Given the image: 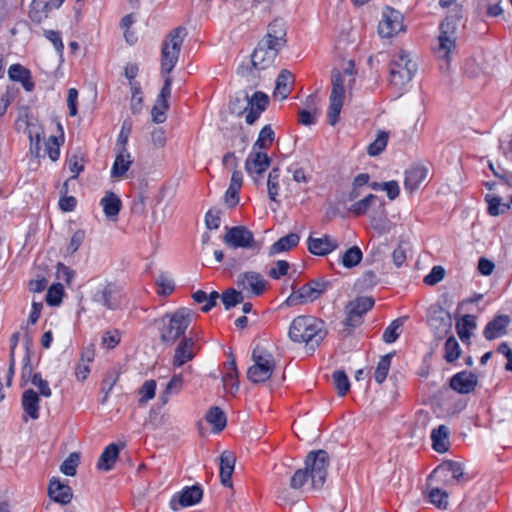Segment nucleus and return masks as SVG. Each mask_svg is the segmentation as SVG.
I'll list each match as a JSON object with an SVG mask.
<instances>
[{"mask_svg": "<svg viewBox=\"0 0 512 512\" xmlns=\"http://www.w3.org/2000/svg\"><path fill=\"white\" fill-rule=\"evenodd\" d=\"M186 35V28L179 26L168 34L163 43L161 52V74L164 77V85L151 110L152 121L156 124L163 123L166 120V111L169 109L168 100L171 96L172 85V78L169 74L177 64L180 49Z\"/></svg>", "mask_w": 512, "mask_h": 512, "instance_id": "f257e3e1", "label": "nucleus"}, {"mask_svg": "<svg viewBox=\"0 0 512 512\" xmlns=\"http://www.w3.org/2000/svg\"><path fill=\"white\" fill-rule=\"evenodd\" d=\"M305 467L298 469L290 478L289 486L293 490H320L327 478L330 457L325 450L311 451L307 454Z\"/></svg>", "mask_w": 512, "mask_h": 512, "instance_id": "f03ea898", "label": "nucleus"}, {"mask_svg": "<svg viewBox=\"0 0 512 512\" xmlns=\"http://www.w3.org/2000/svg\"><path fill=\"white\" fill-rule=\"evenodd\" d=\"M288 336L294 343L305 344L314 351L327 336V330L321 319L301 315L291 322Z\"/></svg>", "mask_w": 512, "mask_h": 512, "instance_id": "7ed1b4c3", "label": "nucleus"}, {"mask_svg": "<svg viewBox=\"0 0 512 512\" xmlns=\"http://www.w3.org/2000/svg\"><path fill=\"white\" fill-rule=\"evenodd\" d=\"M191 320L192 311L188 308H180L156 320L161 341L165 344L172 345L177 340H181Z\"/></svg>", "mask_w": 512, "mask_h": 512, "instance_id": "20e7f679", "label": "nucleus"}, {"mask_svg": "<svg viewBox=\"0 0 512 512\" xmlns=\"http://www.w3.org/2000/svg\"><path fill=\"white\" fill-rule=\"evenodd\" d=\"M252 360L254 364L247 370V378L254 384L266 382L273 376L275 362L273 356L256 347L252 352Z\"/></svg>", "mask_w": 512, "mask_h": 512, "instance_id": "39448f33", "label": "nucleus"}, {"mask_svg": "<svg viewBox=\"0 0 512 512\" xmlns=\"http://www.w3.org/2000/svg\"><path fill=\"white\" fill-rule=\"evenodd\" d=\"M330 286V282L323 279L317 278L304 284L293 292L286 299L288 306H296L306 304L318 299Z\"/></svg>", "mask_w": 512, "mask_h": 512, "instance_id": "423d86ee", "label": "nucleus"}, {"mask_svg": "<svg viewBox=\"0 0 512 512\" xmlns=\"http://www.w3.org/2000/svg\"><path fill=\"white\" fill-rule=\"evenodd\" d=\"M416 71V63L409 59L407 52L401 51L390 64V82L401 88L412 79Z\"/></svg>", "mask_w": 512, "mask_h": 512, "instance_id": "0eeeda50", "label": "nucleus"}, {"mask_svg": "<svg viewBox=\"0 0 512 512\" xmlns=\"http://www.w3.org/2000/svg\"><path fill=\"white\" fill-rule=\"evenodd\" d=\"M223 242L232 249H252L256 254L260 251L252 231L245 226L226 227Z\"/></svg>", "mask_w": 512, "mask_h": 512, "instance_id": "6e6552de", "label": "nucleus"}, {"mask_svg": "<svg viewBox=\"0 0 512 512\" xmlns=\"http://www.w3.org/2000/svg\"><path fill=\"white\" fill-rule=\"evenodd\" d=\"M440 34L438 36L439 46L437 54L440 58L449 64L450 53L456 48L457 21L453 17H447L440 24Z\"/></svg>", "mask_w": 512, "mask_h": 512, "instance_id": "1a4fd4ad", "label": "nucleus"}, {"mask_svg": "<svg viewBox=\"0 0 512 512\" xmlns=\"http://www.w3.org/2000/svg\"><path fill=\"white\" fill-rule=\"evenodd\" d=\"M332 90L330 95V105L328 110V122L334 126L338 120L343 106L345 93V80L342 74L334 69L332 71Z\"/></svg>", "mask_w": 512, "mask_h": 512, "instance_id": "9d476101", "label": "nucleus"}, {"mask_svg": "<svg viewBox=\"0 0 512 512\" xmlns=\"http://www.w3.org/2000/svg\"><path fill=\"white\" fill-rule=\"evenodd\" d=\"M91 299L94 303L104 306L109 310H116L121 305V289L113 283L99 284L92 292Z\"/></svg>", "mask_w": 512, "mask_h": 512, "instance_id": "9b49d317", "label": "nucleus"}, {"mask_svg": "<svg viewBox=\"0 0 512 512\" xmlns=\"http://www.w3.org/2000/svg\"><path fill=\"white\" fill-rule=\"evenodd\" d=\"M428 324L438 338H442L452 329V318L441 305H431L428 310Z\"/></svg>", "mask_w": 512, "mask_h": 512, "instance_id": "f8f14e48", "label": "nucleus"}, {"mask_svg": "<svg viewBox=\"0 0 512 512\" xmlns=\"http://www.w3.org/2000/svg\"><path fill=\"white\" fill-rule=\"evenodd\" d=\"M280 48L267 42V40H260L257 47L251 55V63L256 70H265L272 66Z\"/></svg>", "mask_w": 512, "mask_h": 512, "instance_id": "ddd939ff", "label": "nucleus"}, {"mask_svg": "<svg viewBox=\"0 0 512 512\" xmlns=\"http://www.w3.org/2000/svg\"><path fill=\"white\" fill-rule=\"evenodd\" d=\"M374 305V299L371 297H357L348 302L345 307L346 318L344 324L349 327H357L362 323L363 315Z\"/></svg>", "mask_w": 512, "mask_h": 512, "instance_id": "4468645a", "label": "nucleus"}, {"mask_svg": "<svg viewBox=\"0 0 512 512\" xmlns=\"http://www.w3.org/2000/svg\"><path fill=\"white\" fill-rule=\"evenodd\" d=\"M403 29V15L391 7H386L378 24L379 35L383 38H390Z\"/></svg>", "mask_w": 512, "mask_h": 512, "instance_id": "2eb2a0df", "label": "nucleus"}, {"mask_svg": "<svg viewBox=\"0 0 512 512\" xmlns=\"http://www.w3.org/2000/svg\"><path fill=\"white\" fill-rule=\"evenodd\" d=\"M243 101L247 104L246 123L252 125L266 109L269 98L265 93L258 91L251 97L245 93L243 95Z\"/></svg>", "mask_w": 512, "mask_h": 512, "instance_id": "dca6fc26", "label": "nucleus"}, {"mask_svg": "<svg viewBox=\"0 0 512 512\" xmlns=\"http://www.w3.org/2000/svg\"><path fill=\"white\" fill-rule=\"evenodd\" d=\"M270 163L271 160L266 153L252 150L245 161V170L254 182L258 183V178L268 169Z\"/></svg>", "mask_w": 512, "mask_h": 512, "instance_id": "f3484780", "label": "nucleus"}, {"mask_svg": "<svg viewBox=\"0 0 512 512\" xmlns=\"http://www.w3.org/2000/svg\"><path fill=\"white\" fill-rule=\"evenodd\" d=\"M236 284L242 291H250L253 295H261L266 286V281L262 275L255 271H247L238 274Z\"/></svg>", "mask_w": 512, "mask_h": 512, "instance_id": "a211bd4d", "label": "nucleus"}, {"mask_svg": "<svg viewBox=\"0 0 512 512\" xmlns=\"http://www.w3.org/2000/svg\"><path fill=\"white\" fill-rule=\"evenodd\" d=\"M40 398L39 393L30 388L23 392L21 406L23 409L22 419L28 422L29 419L37 420L40 416Z\"/></svg>", "mask_w": 512, "mask_h": 512, "instance_id": "6ab92c4d", "label": "nucleus"}, {"mask_svg": "<svg viewBox=\"0 0 512 512\" xmlns=\"http://www.w3.org/2000/svg\"><path fill=\"white\" fill-rule=\"evenodd\" d=\"M371 226L379 234L388 233L391 230V222L387 217L385 202L380 200L369 211Z\"/></svg>", "mask_w": 512, "mask_h": 512, "instance_id": "aec40b11", "label": "nucleus"}, {"mask_svg": "<svg viewBox=\"0 0 512 512\" xmlns=\"http://www.w3.org/2000/svg\"><path fill=\"white\" fill-rule=\"evenodd\" d=\"M287 27L282 19H274L267 27V33L262 40L283 49L287 43Z\"/></svg>", "mask_w": 512, "mask_h": 512, "instance_id": "412c9836", "label": "nucleus"}, {"mask_svg": "<svg viewBox=\"0 0 512 512\" xmlns=\"http://www.w3.org/2000/svg\"><path fill=\"white\" fill-rule=\"evenodd\" d=\"M203 496V491L200 486L194 485L186 487L177 496L173 497L170 506L173 510H177L178 506L188 507L198 503Z\"/></svg>", "mask_w": 512, "mask_h": 512, "instance_id": "4be33fe9", "label": "nucleus"}, {"mask_svg": "<svg viewBox=\"0 0 512 512\" xmlns=\"http://www.w3.org/2000/svg\"><path fill=\"white\" fill-rule=\"evenodd\" d=\"M195 340L193 337H183L175 349L173 367H181L195 357Z\"/></svg>", "mask_w": 512, "mask_h": 512, "instance_id": "5701e85b", "label": "nucleus"}, {"mask_svg": "<svg viewBox=\"0 0 512 512\" xmlns=\"http://www.w3.org/2000/svg\"><path fill=\"white\" fill-rule=\"evenodd\" d=\"M475 386H447L443 390L445 405L453 406L455 411H460L465 406V401L460 397L474 391Z\"/></svg>", "mask_w": 512, "mask_h": 512, "instance_id": "b1692460", "label": "nucleus"}, {"mask_svg": "<svg viewBox=\"0 0 512 512\" xmlns=\"http://www.w3.org/2000/svg\"><path fill=\"white\" fill-rule=\"evenodd\" d=\"M308 250L317 256H325L338 247V241L329 235L316 238L310 236L307 240Z\"/></svg>", "mask_w": 512, "mask_h": 512, "instance_id": "393cba45", "label": "nucleus"}, {"mask_svg": "<svg viewBox=\"0 0 512 512\" xmlns=\"http://www.w3.org/2000/svg\"><path fill=\"white\" fill-rule=\"evenodd\" d=\"M448 473L452 474L453 479L460 482L464 478V470L462 464L455 461H445L440 464L428 477V481H433L446 476Z\"/></svg>", "mask_w": 512, "mask_h": 512, "instance_id": "a878e982", "label": "nucleus"}, {"mask_svg": "<svg viewBox=\"0 0 512 512\" xmlns=\"http://www.w3.org/2000/svg\"><path fill=\"white\" fill-rule=\"evenodd\" d=\"M49 497L62 505H67L71 502L73 494L71 488L59 481V479L52 478L48 486Z\"/></svg>", "mask_w": 512, "mask_h": 512, "instance_id": "bb28decb", "label": "nucleus"}, {"mask_svg": "<svg viewBox=\"0 0 512 512\" xmlns=\"http://www.w3.org/2000/svg\"><path fill=\"white\" fill-rule=\"evenodd\" d=\"M100 206L109 221H117L122 208V202L114 192H106L104 197L100 200Z\"/></svg>", "mask_w": 512, "mask_h": 512, "instance_id": "cd10ccee", "label": "nucleus"}, {"mask_svg": "<svg viewBox=\"0 0 512 512\" xmlns=\"http://www.w3.org/2000/svg\"><path fill=\"white\" fill-rule=\"evenodd\" d=\"M510 323L508 315H497L492 321L488 322L484 329V337L487 340H493L507 333V326Z\"/></svg>", "mask_w": 512, "mask_h": 512, "instance_id": "c85d7f7f", "label": "nucleus"}, {"mask_svg": "<svg viewBox=\"0 0 512 512\" xmlns=\"http://www.w3.org/2000/svg\"><path fill=\"white\" fill-rule=\"evenodd\" d=\"M428 170L423 166H414L408 169L405 173L404 187L409 193L417 190L420 184L427 177Z\"/></svg>", "mask_w": 512, "mask_h": 512, "instance_id": "c756f323", "label": "nucleus"}, {"mask_svg": "<svg viewBox=\"0 0 512 512\" xmlns=\"http://www.w3.org/2000/svg\"><path fill=\"white\" fill-rule=\"evenodd\" d=\"M122 448L123 445L116 443L109 444L100 455L97 462V468L103 471H110L118 459L119 452Z\"/></svg>", "mask_w": 512, "mask_h": 512, "instance_id": "7c9ffc66", "label": "nucleus"}, {"mask_svg": "<svg viewBox=\"0 0 512 512\" xmlns=\"http://www.w3.org/2000/svg\"><path fill=\"white\" fill-rule=\"evenodd\" d=\"M236 458L233 453L224 451L220 456V479L224 486L231 487V477L234 471Z\"/></svg>", "mask_w": 512, "mask_h": 512, "instance_id": "2f4dec72", "label": "nucleus"}, {"mask_svg": "<svg viewBox=\"0 0 512 512\" xmlns=\"http://www.w3.org/2000/svg\"><path fill=\"white\" fill-rule=\"evenodd\" d=\"M450 430L446 425H440L431 432L432 447L439 453L448 451Z\"/></svg>", "mask_w": 512, "mask_h": 512, "instance_id": "473e14b6", "label": "nucleus"}, {"mask_svg": "<svg viewBox=\"0 0 512 512\" xmlns=\"http://www.w3.org/2000/svg\"><path fill=\"white\" fill-rule=\"evenodd\" d=\"M293 84L294 77L292 73L287 69L281 70L276 79L274 96H279L281 100L286 99L292 90Z\"/></svg>", "mask_w": 512, "mask_h": 512, "instance_id": "72a5a7b5", "label": "nucleus"}, {"mask_svg": "<svg viewBox=\"0 0 512 512\" xmlns=\"http://www.w3.org/2000/svg\"><path fill=\"white\" fill-rule=\"evenodd\" d=\"M9 78L22 84L26 91H32L34 82L31 80V74L28 69L20 64H13L8 70Z\"/></svg>", "mask_w": 512, "mask_h": 512, "instance_id": "f704fd0d", "label": "nucleus"}, {"mask_svg": "<svg viewBox=\"0 0 512 512\" xmlns=\"http://www.w3.org/2000/svg\"><path fill=\"white\" fill-rule=\"evenodd\" d=\"M117 155L112 166L111 175L114 178H120L129 170L132 160L127 149H116Z\"/></svg>", "mask_w": 512, "mask_h": 512, "instance_id": "c9c22d12", "label": "nucleus"}, {"mask_svg": "<svg viewBox=\"0 0 512 512\" xmlns=\"http://www.w3.org/2000/svg\"><path fill=\"white\" fill-rule=\"evenodd\" d=\"M242 180L241 171L235 169L232 173L230 186L225 193V202L229 207H234L239 202L238 194L242 186Z\"/></svg>", "mask_w": 512, "mask_h": 512, "instance_id": "e433bc0d", "label": "nucleus"}, {"mask_svg": "<svg viewBox=\"0 0 512 512\" xmlns=\"http://www.w3.org/2000/svg\"><path fill=\"white\" fill-rule=\"evenodd\" d=\"M300 237L296 233H290L284 237H281L276 241L269 249V256H274L278 253L289 251L296 247L299 243Z\"/></svg>", "mask_w": 512, "mask_h": 512, "instance_id": "4c0bfd02", "label": "nucleus"}, {"mask_svg": "<svg viewBox=\"0 0 512 512\" xmlns=\"http://www.w3.org/2000/svg\"><path fill=\"white\" fill-rule=\"evenodd\" d=\"M206 420L212 425L214 432L222 431L227 423L225 413L217 406L210 408L206 413Z\"/></svg>", "mask_w": 512, "mask_h": 512, "instance_id": "58836bf2", "label": "nucleus"}, {"mask_svg": "<svg viewBox=\"0 0 512 512\" xmlns=\"http://www.w3.org/2000/svg\"><path fill=\"white\" fill-rule=\"evenodd\" d=\"M378 201L379 198L376 195L369 194L363 199L353 203L350 207V211L356 216L369 213Z\"/></svg>", "mask_w": 512, "mask_h": 512, "instance_id": "ea45409f", "label": "nucleus"}, {"mask_svg": "<svg viewBox=\"0 0 512 512\" xmlns=\"http://www.w3.org/2000/svg\"><path fill=\"white\" fill-rule=\"evenodd\" d=\"M476 328V321L473 315H464L460 321L456 323L457 334L462 341L470 338V330Z\"/></svg>", "mask_w": 512, "mask_h": 512, "instance_id": "a19ab883", "label": "nucleus"}, {"mask_svg": "<svg viewBox=\"0 0 512 512\" xmlns=\"http://www.w3.org/2000/svg\"><path fill=\"white\" fill-rule=\"evenodd\" d=\"M485 200L488 203V213L491 216L504 214L510 209V204L502 202V198L499 196L488 194L486 195Z\"/></svg>", "mask_w": 512, "mask_h": 512, "instance_id": "79ce46f5", "label": "nucleus"}, {"mask_svg": "<svg viewBox=\"0 0 512 512\" xmlns=\"http://www.w3.org/2000/svg\"><path fill=\"white\" fill-rule=\"evenodd\" d=\"M274 141V132L270 125L264 126L258 136V139L253 144L252 150L261 151L268 148Z\"/></svg>", "mask_w": 512, "mask_h": 512, "instance_id": "37998d69", "label": "nucleus"}, {"mask_svg": "<svg viewBox=\"0 0 512 512\" xmlns=\"http://www.w3.org/2000/svg\"><path fill=\"white\" fill-rule=\"evenodd\" d=\"M393 356L394 353H388L380 358L374 372V378L377 383L381 384L385 381Z\"/></svg>", "mask_w": 512, "mask_h": 512, "instance_id": "c03bdc74", "label": "nucleus"}, {"mask_svg": "<svg viewBox=\"0 0 512 512\" xmlns=\"http://www.w3.org/2000/svg\"><path fill=\"white\" fill-rule=\"evenodd\" d=\"M448 493L438 487H430L428 498L431 504L439 509H447L448 507Z\"/></svg>", "mask_w": 512, "mask_h": 512, "instance_id": "a18cd8bd", "label": "nucleus"}, {"mask_svg": "<svg viewBox=\"0 0 512 512\" xmlns=\"http://www.w3.org/2000/svg\"><path fill=\"white\" fill-rule=\"evenodd\" d=\"M363 254L359 247L352 246L341 257V263L346 268L357 266L362 260Z\"/></svg>", "mask_w": 512, "mask_h": 512, "instance_id": "49530a36", "label": "nucleus"}, {"mask_svg": "<svg viewBox=\"0 0 512 512\" xmlns=\"http://www.w3.org/2000/svg\"><path fill=\"white\" fill-rule=\"evenodd\" d=\"M221 299L225 306V309L230 310L239 303H242L244 300V296L242 295L241 290H235L233 288H230L222 293Z\"/></svg>", "mask_w": 512, "mask_h": 512, "instance_id": "de8ad7c7", "label": "nucleus"}, {"mask_svg": "<svg viewBox=\"0 0 512 512\" xmlns=\"http://www.w3.org/2000/svg\"><path fill=\"white\" fill-rule=\"evenodd\" d=\"M43 3V0H33L32 2L29 17L35 23H41L48 17L49 12L51 11L50 8H44Z\"/></svg>", "mask_w": 512, "mask_h": 512, "instance_id": "09e8293b", "label": "nucleus"}, {"mask_svg": "<svg viewBox=\"0 0 512 512\" xmlns=\"http://www.w3.org/2000/svg\"><path fill=\"white\" fill-rule=\"evenodd\" d=\"M279 178H280V170L278 168H273L267 180V188H268V196L271 201H277V196L279 195Z\"/></svg>", "mask_w": 512, "mask_h": 512, "instance_id": "8fccbe9b", "label": "nucleus"}, {"mask_svg": "<svg viewBox=\"0 0 512 512\" xmlns=\"http://www.w3.org/2000/svg\"><path fill=\"white\" fill-rule=\"evenodd\" d=\"M404 320V317H400L391 322L383 333L382 338L384 342L393 343L397 340L400 335L398 330L403 326Z\"/></svg>", "mask_w": 512, "mask_h": 512, "instance_id": "3c124183", "label": "nucleus"}, {"mask_svg": "<svg viewBox=\"0 0 512 512\" xmlns=\"http://www.w3.org/2000/svg\"><path fill=\"white\" fill-rule=\"evenodd\" d=\"M80 463V455L77 452L71 453L60 466V471L67 476H74Z\"/></svg>", "mask_w": 512, "mask_h": 512, "instance_id": "603ef678", "label": "nucleus"}, {"mask_svg": "<svg viewBox=\"0 0 512 512\" xmlns=\"http://www.w3.org/2000/svg\"><path fill=\"white\" fill-rule=\"evenodd\" d=\"M387 142L388 133L384 131L379 132L377 138L368 146V154L370 156L379 155L386 148Z\"/></svg>", "mask_w": 512, "mask_h": 512, "instance_id": "864d4df0", "label": "nucleus"}, {"mask_svg": "<svg viewBox=\"0 0 512 512\" xmlns=\"http://www.w3.org/2000/svg\"><path fill=\"white\" fill-rule=\"evenodd\" d=\"M444 351H445L444 358L448 362H453L454 360H456L459 357L460 346H459L457 340L455 339V337L451 336L446 340L445 345H444Z\"/></svg>", "mask_w": 512, "mask_h": 512, "instance_id": "5fc2aeb1", "label": "nucleus"}, {"mask_svg": "<svg viewBox=\"0 0 512 512\" xmlns=\"http://www.w3.org/2000/svg\"><path fill=\"white\" fill-rule=\"evenodd\" d=\"M64 288L62 284H53L47 291L46 302L51 306H57L62 301Z\"/></svg>", "mask_w": 512, "mask_h": 512, "instance_id": "6e6d98bb", "label": "nucleus"}, {"mask_svg": "<svg viewBox=\"0 0 512 512\" xmlns=\"http://www.w3.org/2000/svg\"><path fill=\"white\" fill-rule=\"evenodd\" d=\"M156 284L159 287L158 293L161 296H168L174 291L173 281L165 274H161L156 279Z\"/></svg>", "mask_w": 512, "mask_h": 512, "instance_id": "4d7b16f0", "label": "nucleus"}, {"mask_svg": "<svg viewBox=\"0 0 512 512\" xmlns=\"http://www.w3.org/2000/svg\"><path fill=\"white\" fill-rule=\"evenodd\" d=\"M478 379L472 373L460 372L455 374L451 379L449 384L451 385H472L477 384Z\"/></svg>", "mask_w": 512, "mask_h": 512, "instance_id": "13d9d810", "label": "nucleus"}, {"mask_svg": "<svg viewBox=\"0 0 512 512\" xmlns=\"http://www.w3.org/2000/svg\"><path fill=\"white\" fill-rule=\"evenodd\" d=\"M445 270L442 266H434L430 273L424 277V283L427 285H435L443 280Z\"/></svg>", "mask_w": 512, "mask_h": 512, "instance_id": "bf43d9fd", "label": "nucleus"}, {"mask_svg": "<svg viewBox=\"0 0 512 512\" xmlns=\"http://www.w3.org/2000/svg\"><path fill=\"white\" fill-rule=\"evenodd\" d=\"M132 130V124L129 121H124L121 127V131L119 133L116 149H126V144L128 142L129 135Z\"/></svg>", "mask_w": 512, "mask_h": 512, "instance_id": "052dcab7", "label": "nucleus"}, {"mask_svg": "<svg viewBox=\"0 0 512 512\" xmlns=\"http://www.w3.org/2000/svg\"><path fill=\"white\" fill-rule=\"evenodd\" d=\"M46 153L52 161H57L60 156V143L56 136H51L46 143Z\"/></svg>", "mask_w": 512, "mask_h": 512, "instance_id": "680f3d73", "label": "nucleus"}, {"mask_svg": "<svg viewBox=\"0 0 512 512\" xmlns=\"http://www.w3.org/2000/svg\"><path fill=\"white\" fill-rule=\"evenodd\" d=\"M68 168L70 170L71 173H73L72 175V179H76L78 177V175L83 171L84 169V166H83V158L79 155H72L69 159H68Z\"/></svg>", "mask_w": 512, "mask_h": 512, "instance_id": "e2e57ef3", "label": "nucleus"}, {"mask_svg": "<svg viewBox=\"0 0 512 512\" xmlns=\"http://www.w3.org/2000/svg\"><path fill=\"white\" fill-rule=\"evenodd\" d=\"M288 269L289 263L287 261L278 260L275 267L271 268L268 274L272 279H279L287 274Z\"/></svg>", "mask_w": 512, "mask_h": 512, "instance_id": "0e129e2a", "label": "nucleus"}, {"mask_svg": "<svg viewBox=\"0 0 512 512\" xmlns=\"http://www.w3.org/2000/svg\"><path fill=\"white\" fill-rule=\"evenodd\" d=\"M220 211L210 209L205 215V224L208 229H218L220 227Z\"/></svg>", "mask_w": 512, "mask_h": 512, "instance_id": "69168bd1", "label": "nucleus"}, {"mask_svg": "<svg viewBox=\"0 0 512 512\" xmlns=\"http://www.w3.org/2000/svg\"><path fill=\"white\" fill-rule=\"evenodd\" d=\"M85 239V232L84 230H77L71 237L70 239V243L67 247V251L70 253V254H74L78 249L79 247L81 246V244L83 243Z\"/></svg>", "mask_w": 512, "mask_h": 512, "instance_id": "338daca9", "label": "nucleus"}, {"mask_svg": "<svg viewBox=\"0 0 512 512\" xmlns=\"http://www.w3.org/2000/svg\"><path fill=\"white\" fill-rule=\"evenodd\" d=\"M120 342L119 330L107 331L102 337V344L108 349L114 348Z\"/></svg>", "mask_w": 512, "mask_h": 512, "instance_id": "774afa93", "label": "nucleus"}]
</instances>
